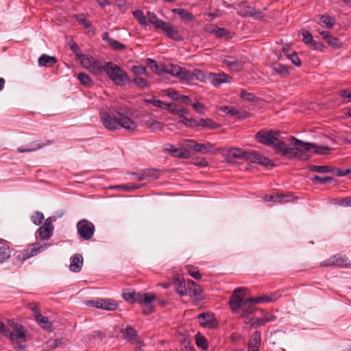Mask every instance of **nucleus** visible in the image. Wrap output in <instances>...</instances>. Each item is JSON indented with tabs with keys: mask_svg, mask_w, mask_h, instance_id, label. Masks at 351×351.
<instances>
[{
	"mask_svg": "<svg viewBox=\"0 0 351 351\" xmlns=\"http://www.w3.org/2000/svg\"><path fill=\"white\" fill-rule=\"evenodd\" d=\"M77 78L84 86L90 87L93 85V81L90 77L85 73H80L78 75Z\"/></svg>",
	"mask_w": 351,
	"mask_h": 351,
	"instance_id": "obj_42",
	"label": "nucleus"
},
{
	"mask_svg": "<svg viewBox=\"0 0 351 351\" xmlns=\"http://www.w3.org/2000/svg\"><path fill=\"white\" fill-rule=\"evenodd\" d=\"M134 17L138 21V22L143 25L147 24V21L144 13L141 10H135L133 12Z\"/></svg>",
	"mask_w": 351,
	"mask_h": 351,
	"instance_id": "obj_43",
	"label": "nucleus"
},
{
	"mask_svg": "<svg viewBox=\"0 0 351 351\" xmlns=\"http://www.w3.org/2000/svg\"><path fill=\"white\" fill-rule=\"evenodd\" d=\"M308 169L311 171L318 172V173H332L334 171L328 166L323 165L318 166L314 165H310L308 166Z\"/></svg>",
	"mask_w": 351,
	"mask_h": 351,
	"instance_id": "obj_38",
	"label": "nucleus"
},
{
	"mask_svg": "<svg viewBox=\"0 0 351 351\" xmlns=\"http://www.w3.org/2000/svg\"><path fill=\"white\" fill-rule=\"evenodd\" d=\"M190 77L189 79H186V82H189L193 80L194 78L200 81L204 82L206 80V75L200 69H194L192 72L190 71Z\"/></svg>",
	"mask_w": 351,
	"mask_h": 351,
	"instance_id": "obj_37",
	"label": "nucleus"
},
{
	"mask_svg": "<svg viewBox=\"0 0 351 351\" xmlns=\"http://www.w3.org/2000/svg\"><path fill=\"white\" fill-rule=\"evenodd\" d=\"M272 70L281 77H287L289 75L290 67L278 62H273L271 64Z\"/></svg>",
	"mask_w": 351,
	"mask_h": 351,
	"instance_id": "obj_22",
	"label": "nucleus"
},
{
	"mask_svg": "<svg viewBox=\"0 0 351 351\" xmlns=\"http://www.w3.org/2000/svg\"><path fill=\"white\" fill-rule=\"evenodd\" d=\"M291 200H292V196L290 194H287V195L276 194V202H278L280 204H285L288 202H290Z\"/></svg>",
	"mask_w": 351,
	"mask_h": 351,
	"instance_id": "obj_49",
	"label": "nucleus"
},
{
	"mask_svg": "<svg viewBox=\"0 0 351 351\" xmlns=\"http://www.w3.org/2000/svg\"><path fill=\"white\" fill-rule=\"evenodd\" d=\"M162 92L165 95L169 97L172 99L176 100V101L179 100V98H178L179 93L176 90H175L172 88H169L167 90H164Z\"/></svg>",
	"mask_w": 351,
	"mask_h": 351,
	"instance_id": "obj_58",
	"label": "nucleus"
},
{
	"mask_svg": "<svg viewBox=\"0 0 351 351\" xmlns=\"http://www.w3.org/2000/svg\"><path fill=\"white\" fill-rule=\"evenodd\" d=\"M215 36L217 38L228 40L234 36V33L226 28L217 27Z\"/></svg>",
	"mask_w": 351,
	"mask_h": 351,
	"instance_id": "obj_30",
	"label": "nucleus"
},
{
	"mask_svg": "<svg viewBox=\"0 0 351 351\" xmlns=\"http://www.w3.org/2000/svg\"><path fill=\"white\" fill-rule=\"evenodd\" d=\"M87 306H93L107 311H114L118 308V304L110 299H97L96 300H88L86 302Z\"/></svg>",
	"mask_w": 351,
	"mask_h": 351,
	"instance_id": "obj_9",
	"label": "nucleus"
},
{
	"mask_svg": "<svg viewBox=\"0 0 351 351\" xmlns=\"http://www.w3.org/2000/svg\"><path fill=\"white\" fill-rule=\"evenodd\" d=\"M145 175L146 178H151L153 179H158L160 176V173L158 170L154 169H148L145 170Z\"/></svg>",
	"mask_w": 351,
	"mask_h": 351,
	"instance_id": "obj_57",
	"label": "nucleus"
},
{
	"mask_svg": "<svg viewBox=\"0 0 351 351\" xmlns=\"http://www.w3.org/2000/svg\"><path fill=\"white\" fill-rule=\"evenodd\" d=\"M193 109L200 114L204 113L205 106L202 103L195 102L191 104Z\"/></svg>",
	"mask_w": 351,
	"mask_h": 351,
	"instance_id": "obj_61",
	"label": "nucleus"
},
{
	"mask_svg": "<svg viewBox=\"0 0 351 351\" xmlns=\"http://www.w3.org/2000/svg\"><path fill=\"white\" fill-rule=\"evenodd\" d=\"M280 134L278 130H261L256 133V138L261 143L274 147L276 152L280 153L282 156L289 159L296 158L297 152H298V145L287 147L286 143L279 138Z\"/></svg>",
	"mask_w": 351,
	"mask_h": 351,
	"instance_id": "obj_1",
	"label": "nucleus"
},
{
	"mask_svg": "<svg viewBox=\"0 0 351 351\" xmlns=\"http://www.w3.org/2000/svg\"><path fill=\"white\" fill-rule=\"evenodd\" d=\"M319 266L322 267H346L348 266V259L346 256L339 254H335L328 259L322 261Z\"/></svg>",
	"mask_w": 351,
	"mask_h": 351,
	"instance_id": "obj_8",
	"label": "nucleus"
},
{
	"mask_svg": "<svg viewBox=\"0 0 351 351\" xmlns=\"http://www.w3.org/2000/svg\"><path fill=\"white\" fill-rule=\"evenodd\" d=\"M10 257V250L8 241L0 239V263H2Z\"/></svg>",
	"mask_w": 351,
	"mask_h": 351,
	"instance_id": "obj_24",
	"label": "nucleus"
},
{
	"mask_svg": "<svg viewBox=\"0 0 351 351\" xmlns=\"http://www.w3.org/2000/svg\"><path fill=\"white\" fill-rule=\"evenodd\" d=\"M31 219L35 225L38 226L42 223L44 215L42 213L37 211L32 216Z\"/></svg>",
	"mask_w": 351,
	"mask_h": 351,
	"instance_id": "obj_50",
	"label": "nucleus"
},
{
	"mask_svg": "<svg viewBox=\"0 0 351 351\" xmlns=\"http://www.w3.org/2000/svg\"><path fill=\"white\" fill-rule=\"evenodd\" d=\"M267 296H268L269 302H274L282 297V291L280 290H278V291H275L273 292H270V293H267Z\"/></svg>",
	"mask_w": 351,
	"mask_h": 351,
	"instance_id": "obj_54",
	"label": "nucleus"
},
{
	"mask_svg": "<svg viewBox=\"0 0 351 351\" xmlns=\"http://www.w3.org/2000/svg\"><path fill=\"white\" fill-rule=\"evenodd\" d=\"M77 234L84 241H90L92 239L95 231V225L87 219H82L77 223L76 225Z\"/></svg>",
	"mask_w": 351,
	"mask_h": 351,
	"instance_id": "obj_5",
	"label": "nucleus"
},
{
	"mask_svg": "<svg viewBox=\"0 0 351 351\" xmlns=\"http://www.w3.org/2000/svg\"><path fill=\"white\" fill-rule=\"evenodd\" d=\"M173 13L178 14L180 18L186 22H191L195 19L193 14L183 8H175L172 10Z\"/></svg>",
	"mask_w": 351,
	"mask_h": 351,
	"instance_id": "obj_28",
	"label": "nucleus"
},
{
	"mask_svg": "<svg viewBox=\"0 0 351 351\" xmlns=\"http://www.w3.org/2000/svg\"><path fill=\"white\" fill-rule=\"evenodd\" d=\"M250 152H245L240 148H232L229 150L226 157L228 162H234V159H244L248 160V154Z\"/></svg>",
	"mask_w": 351,
	"mask_h": 351,
	"instance_id": "obj_14",
	"label": "nucleus"
},
{
	"mask_svg": "<svg viewBox=\"0 0 351 351\" xmlns=\"http://www.w3.org/2000/svg\"><path fill=\"white\" fill-rule=\"evenodd\" d=\"M302 36H303V42L305 44L310 45L311 43L313 41V36L309 32H308V31L304 32L302 33Z\"/></svg>",
	"mask_w": 351,
	"mask_h": 351,
	"instance_id": "obj_63",
	"label": "nucleus"
},
{
	"mask_svg": "<svg viewBox=\"0 0 351 351\" xmlns=\"http://www.w3.org/2000/svg\"><path fill=\"white\" fill-rule=\"evenodd\" d=\"M186 145L187 147L193 149L195 152L205 154L213 148V145L207 142L206 143H198L193 140H187Z\"/></svg>",
	"mask_w": 351,
	"mask_h": 351,
	"instance_id": "obj_12",
	"label": "nucleus"
},
{
	"mask_svg": "<svg viewBox=\"0 0 351 351\" xmlns=\"http://www.w3.org/2000/svg\"><path fill=\"white\" fill-rule=\"evenodd\" d=\"M197 318L200 325L204 328H213L217 326L216 319L213 313H202Z\"/></svg>",
	"mask_w": 351,
	"mask_h": 351,
	"instance_id": "obj_13",
	"label": "nucleus"
},
{
	"mask_svg": "<svg viewBox=\"0 0 351 351\" xmlns=\"http://www.w3.org/2000/svg\"><path fill=\"white\" fill-rule=\"evenodd\" d=\"M144 295L149 298V301L145 302L144 300H143V301L138 302V303L143 304V314L149 315L152 313L155 310V307L152 305V303L156 300V295L155 294L150 293H144Z\"/></svg>",
	"mask_w": 351,
	"mask_h": 351,
	"instance_id": "obj_19",
	"label": "nucleus"
},
{
	"mask_svg": "<svg viewBox=\"0 0 351 351\" xmlns=\"http://www.w3.org/2000/svg\"><path fill=\"white\" fill-rule=\"evenodd\" d=\"M197 126L208 128L210 129H217L219 128V125L210 119H200L197 121Z\"/></svg>",
	"mask_w": 351,
	"mask_h": 351,
	"instance_id": "obj_34",
	"label": "nucleus"
},
{
	"mask_svg": "<svg viewBox=\"0 0 351 351\" xmlns=\"http://www.w3.org/2000/svg\"><path fill=\"white\" fill-rule=\"evenodd\" d=\"M147 16L149 23L152 24L156 29H159L165 23V21L158 19L157 16L153 12H147Z\"/></svg>",
	"mask_w": 351,
	"mask_h": 351,
	"instance_id": "obj_35",
	"label": "nucleus"
},
{
	"mask_svg": "<svg viewBox=\"0 0 351 351\" xmlns=\"http://www.w3.org/2000/svg\"><path fill=\"white\" fill-rule=\"evenodd\" d=\"M254 305L253 298L245 300L240 307L241 315L244 316V314H246V315H252L255 311Z\"/></svg>",
	"mask_w": 351,
	"mask_h": 351,
	"instance_id": "obj_21",
	"label": "nucleus"
},
{
	"mask_svg": "<svg viewBox=\"0 0 351 351\" xmlns=\"http://www.w3.org/2000/svg\"><path fill=\"white\" fill-rule=\"evenodd\" d=\"M77 21L79 22L80 24L84 25L85 27H90V23L88 20L86 19V18L84 15H77L76 16Z\"/></svg>",
	"mask_w": 351,
	"mask_h": 351,
	"instance_id": "obj_62",
	"label": "nucleus"
},
{
	"mask_svg": "<svg viewBox=\"0 0 351 351\" xmlns=\"http://www.w3.org/2000/svg\"><path fill=\"white\" fill-rule=\"evenodd\" d=\"M187 127L194 128L197 127V120L192 118H187L186 117H183V118L179 121Z\"/></svg>",
	"mask_w": 351,
	"mask_h": 351,
	"instance_id": "obj_48",
	"label": "nucleus"
},
{
	"mask_svg": "<svg viewBox=\"0 0 351 351\" xmlns=\"http://www.w3.org/2000/svg\"><path fill=\"white\" fill-rule=\"evenodd\" d=\"M53 142L49 141V140H47L45 143H41L40 141H34L32 143H31L27 147L25 148V147H18L17 148V151L19 152V153H25V152H36L40 149H42L43 147H46L47 145H49L51 144H52Z\"/></svg>",
	"mask_w": 351,
	"mask_h": 351,
	"instance_id": "obj_17",
	"label": "nucleus"
},
{
	"mask_svg": "<svg viewBox=\"0 0 351 351\" xmlns=\"http://www.w3.org/2000/svg\"><path fill=\"white\" fill-rule=\"evenodd\" d=\"M35 320L38 325L45 330H51L53 324L49 320L47 317L43 316L42 314L37 315Z\"/></svg>",
	"mask_w": 351,
	"mask_h": 351,
	"instance_id": "obj_29",
	"label": "nucleus"
},
{
	"mask_svg": "<svg viewBox=\"0 0 351 351\" xmlns=\"http://www.w3.org/2000/svg\"><path fill=\"white\" fill-rule=\"evenodd\" d=\"M83 257L80 254H76L71 259L69 269L73 272H79L83 265Z\"/></svg>",
	"mask_w": 351,
	"mask_h": 351,
	"instance_id": "obj_26",
	"label": "nucleus"
},
{
	"mask_svg": "<svg viewBox=\"0 0 351 351\" xmlns=\"http://www.w3.org/2000/svg\"><path fill=\"white\" fill-rule=\"evenodd\" d=\"M49 245L47 243L40 244L38 243H32L29 245L28 247L19 253L16 256L17 260L20 263H23L27 259L36 256L40 252H44L47 249Z\"/></svg>",
	"mask_w": 351,
	"mask_h": 351,
	"instance_id": "obj_4",
	"label": "nucleus"
},
{
	"mask_svg": "<svg viewBox=\"0 0 351 351\" xmlns=\"http://www.w3.org/2000/svg\"><path fill=\"white\" fill-rule=\"evenodd\" d=\"M311 180L315 184L317 182H319V183L325 184V183H327V182H330L332 180V178L331 177H329V176L320 177V176H314L311 178Z\"/></svg>",
	"mask_w": 351,
	"mask_h": 351,
	"instance_id": "obj_55",
	"label": "nucleus"
},
{
	"mask_svg": "<svg viewBox=\"0 0 351 351\" xmlns=\"http://www.w3.org/2000/svg\"><path fill=\"white\" fill-rule=\"evenodd\" d=\"M288 58L295 66H300L301 65V62H300V58L295 51H292L291 55Z\"/></svg>",
	"mask_w": 351,
	"mask_h": 351,
	"instance_id": "obj_64",
	"label": "nucleus"
},
{
	"mask_svg": "<svg viewBox=\"0 0 351 351\" xmlns=\"http://www.w3.org/2000/svg\"><path fill=\"white\" fill-rule=\"evenodd\" d=\"M79 59H80L81 64L83 67L89 70L90 66L93 65V63L95 62V59L92 57H88L84 56V54L81 56Z\"/></svg>",
	"mask_w": 351,
	"mask_h": 351,
	"instance_id": "obj_41",
	"label": "nucleus"
},
{
	"mask_svg": "<svg viewBox=\"0 0 351 351\" xmlns=\"http://www.w3.org/2000/svg\"><path fill=\"white\" fill-rule=\"evenodd\" d=\"M167 72L173 76L178 77L181 81H186L190 75V71L178 65L170 64L167 67Z\"/></svg>",
	"mask_w": 351,
	"mask_h": 351,
	"instance_id": "obj_10",
	"label": "nucleus"
},
{
	"mask_svg": "<svg viewBox=\"0 0 351 351\" xmlns=\"http://www.w3.org/2000/svg\"><path fill=\"white\" fill-rule=\"evenodd\" d=\"M121 332L128 341H132L137 337V331L131 326L128 325L126 328H121Z\"/></svg>",
	"mask_w": 351,
	"mask_h": 351,
	"instance_id": "obj_32",
	"label": "nucleus"
},
{
	"mask_svg": "<svg viewBox=\"0 0 351 351\" xmlns=\"http://www.w3.org/2000/svg\"><path fill=\"white\" fill-rule=\"evenodd\" d=\"M145 103L152 104L153 106L156 107H158L162 109H165V106H166L167 103L163 102L159 99H145Z\"/></svg>",
	"mask_w": 351,
	"mask_h": 351,
	"instance_id": "obj_53",
	"label": "nucleus"
},
{
	"mask_svg": "<svg viewBox=\"0 0 351 351\" xmlns=\"http://www.w3.org/2000/svg\"><path fill=\"white\" fill-rule=\"evenodd\" d=\"M261 332L259 331H255L251 336L249 343L248 347L250 348L258 349L261 345Z\"/></svg>",
	"mask_w": 351,
	"mask_h": 351,
	"instance_id": "obj_31",
	"label": "nucleus"
},
{
	"mask_svg": "<svg viewBox=\"0 0 351 351\" xmlns=\"http://www.w3.org/2000/svg\"><path fill=\"white\" fill-rule=\"evenodd\" d=\"M186 270L191 276L193 277L196 280H199L202 278V275L199 273V271L196 267L191 265H187L186 266Z\"/></svg>",
	"mask_w": 351,
	"mask_h": 351,
	"instance_id": "obj_46",
	"label": "nucleus"
},
{
	"mask_svg": "<svg viewBox=\"0 0 351 351\" xmlns=\"http://www.w3.org/2000/svg\"><path fill=\"white\" fill-rule=\"evenodd\" d=\"M291 142L293 145L305 146V149L319 155H324L329 153L330 147L328 146L317 145L315 143L303 142L294 136L291 137Z\"/></svg>",
	"mask_w": 351,
	"mask_h": 351,
	"instance_id": "obj_6",
	"label": "nucleus"
},
{
	"mask_svg": "<svg viewBox=\"0 0 351 351\" xmlns=\"http://www.w3.org/2000/svg\"><path fill=\"white\" fill-rule=\"evenodd\" d=\"M134 82L141 88L149 86L146 80L139 76H137L134 79Z\"/></svg>",
	"mask_w": 351,
	"mask_h": 351,
	"instance_id": "obj_60",
	"label": "nucleus"
},
{
	"mask_svg": "<svg viewBox=\"0 0 351 351\" xmlns=\"http://www.w3.org/2000/svg\"><path fill=\"white\" fill-rule=\"evenodd\" d=\"M195 342L198 347L204 350L208 348V342L207 339L199 332L195 335Z\"/></svg>",
	"mask_w": 351,
	"mask_h": 351,
	"instance_id": "obj_39",
	"label": "nucleus"
},
{
	"mask_svg": "<svg viewBox=\"0 0 351 351\" xmlns=\"http://www.w3.org/2000/svg\"><path fill=\"white\" fill-rule=\"evenodd\" d=\"M239 97L241 99L248 101H258L259 99L253 93H249L244 89L241 90Z\"/></svg>",
	"mask_w": 351,
	"mask_h": 351,
	"instance_id": "obj_40",
	"label": "nucleus"
},
{
	"mask_svg": "<svg viewBox=\"0 0 351 351\" xmlns=\"http://www.w3.org/2000/svg\"><path fill=\"white\" fill-rule=\"evenodd\" d=\"M246 289L239 287L236 289L229 299V305L233 313H239L240 307L243 304L245 291Z\"/></svg>",
	"mask_w": 351,
	"mask_h": 351,
	"instance_id": "obj_7",
	"label": "nucleus"
},
{
	"mask_svg": "<svg viewBox=\"0 0 351 351\" xmlns=\"http://www.w3.org/2000/svg\"><path fill=\"white\" fill-rule=\"evenodd\" d=\"M319 21L322 23L325 24L329 28L332 27L335 25V19L328 15H321Z\"/></svg>",
	"mask_w": 351,
	"mask_h": 351,
	"instance_id": "obj_44",
	"label": "nucleus"
},
{
	"mask_svg": "<svg viewBox=\"0 0 351 351\" xmlns=\"http://www.w3.org/2000/svg\"><path fill=\"white\" fill-rule=\"evenodd\" d=\"M187 294L190 297H195L200 295L202 293V289L200 285H197L193 280H188L187 282Z\"/></svg>",
	"mask_w": 351,
	"mask_h": 351,
	"instance_id": "obj_27",
	"label": "nucleus"
},
{
	"mask_svg": "<svg viewBox=\"0 0 351 351\" xmlns=\"http://www.w3.org/2000/svg\"><path fill=\"white\" fill-rule=\"evenodd\" d=\"M99 115L103 126L109 131H115L121 128L129 132L137 130L136 123L123 113L117 112L114 114L110 109L107 111L104 108H100Z\"/></svg>",
	"mask_w": 351,
	"mask_h": 351,
	"instance_id": "obj_2",
	"label": "nucleus"
},
{
	"mask_svg": "<svg viewBox=\"0 0 351 351\" xmlns=\"http://www.w3.org/2000/svg\"><path fill=\"white\" fill-rule=\"evenodd\" d=\"M176 292L180 295H187V287L184 280H178L173 283Z\"/></svg>",
	"mask_w": 351,
	"mask_h": 351,
	"instance_id": "obj_36",
	"label": "nucleus"
},
{
	"mask_svg": "<svg viewBox=\"0 0 351 351\" xmlns=\"http://www.w3.org/2000/svg\"><path fill=\"white\" fill-rule=\"evenodd\" d=\"M58 60L54 56H51L47 54H43L38 60L40 66L51 67L56 64Z\"/></svg>",
	"mask_w": 351,
	"mask_h": 351,
	"instance_id": "obj_25",
	"label": "nucleus"
},
{
	"mask_svg": "<svg viewBox=\"0 0 351 351\" xmlns=\"http://www.w3.org/2000/svg\"><path fill=\"white\" fill-rule=\"evenodd\" d=\"M208 78L210 82L215 87L219 86L223 83H229L232 80L230 75L223 72L219 73H210Z\"/></svg>",
	"mask_w": 351,
	"mask_h": 351,
	"instance_id": "obj_11",
	"label": "nucleus"
},
{
	"mask_svg": "<svg viewBox=\"0 0 351 351\" xmlns=\"http://www.w3.org/2000/svg\"><path fill=\"white\" fill-rule=\"evenodd\" d=\"M247 112H241L240 110H237V108L234 107H231L230 110L229 114L232 116H237L239 118H247L248 116L247 115Z\"/></svg>",
	"mask_w": 351,
	"mask_h": 351,
	"instance_id": "obj_59",
	"label": "nucleus"
},
{
	"mask_svg": "<svg viewBox=\"0 0 351 351\" xmlns=\"http://www.w3.org/2000/svg\"><path fill=\"white\" fill-rule=\"evenodd\" d=\"M326 43L333 48H340L341 47L342 43L340 42L339 39L337 37H334L331 36L329 39L326 41Z\"/></svg>",
	"mask_w": 351,
	"mask_h": 351,
	"instance_id": "obj_51",
	"label": "nucleus"
},
{
	"mask_svg": "<svg viewBox=\"0 0 351 351\" xmlns=\"http://www.w3.org/2000/svg\"><path fill=\"white\" fill-rule=\"evenodd\" d=\"M53 230V227L51 221H49V219H47L44 225L38 229L40 237L43 240L49 239Z\"/></svg>",
	"mask_w": 351,
	"mask_h": 351,
	"instance_id": "obj_20",
	"label": "nucleus"
},
{
	"mask_svg": "<svg viewBox=\"0 0 351 351\" xmlns=\"http://www.w3.org/2000/svg\"><path fill=\"white\" fill-rule=\"evenodd\" d=\"M147 125L148 128L152 130H161L162 124L161 123L156 121V120H149L147 121Z\"/></svg>",
	"mask_w": 351,
	"mask_h": 351,
	"instance_id": "obj_56",
	"label": "nucleus"
},
{
	"mask_svg": "<svg viewBox=\"0 0 351 351\" xmlns=\"http://www.w3.org/2000/svg\"><path fill=\"white\" fill-rule=\"evenodd\" d=\"M123 298L125 301L132 304L144 300L145 302L149 301V298L144 295V293H135L134 291H128L123 293Z\"/></svg>",
	"mask_w": 351,
	"mask_h": 351,
	"instance_id": "obj_18",
	"label": "nucleus"
},
{
	"mask_svg": "<svg viewBox=\"0 0 351 351\" xmlns=\"http://www.w3.org/2000/svg\"><path fill=\"white\" fill-rule=\"evenodd\" d=\"M25 330L24 327L22 325H21L15 328L14 332L10 331V335H9L8 337L12 341H17L20 340L22 342H25Z\"/></svg>",
	"mask_w": 351,
	"mask_h": 351,
	"instance_id": "obj_23",
	"label": "nucleus"
},
{
	"mask_svg": "<svg viewBox=\"0 0 351 351\" xmlns=\"http://www.w3.org/2000/svg\"><path fill=\"white\" fill-rule=\"evenodd\" d=\"M248 161L252 162H256L265 167L274 166L273 162L271 160L255 152H250V154H248Z\"/></svg>",
	"mask_w": 351,
	"mask_h": 351,
	"instance_id": "obj_16",
	"label": "nucleus"
},
{
	"mask_svg": "<svg viewBox=\"0 0 351 351\" xmlns=\"http://www.w3.org/2000/svg\"><path fill=\"white\" fill-rule=\"evenodd\" d=\"M108 45L114 50H122L125 48L123 44L114 39L109 40Z\"/></svg>",
	"mask_w": 351,
	"mask_h": 351,
	"instance_id": "obj_52",
	"label": "nucleus"
},
{
	"mask_svg": "<svg viewBox=\"0 0 351 351\" xmlns=\"http://www.w3.org/2000/svg\"><path fill=\"white\" fill-rule=\"evenodd\" d=\"M106 62L102 64L101 61L95 60L93 65L89 69V71L94 75H99L100 73L106 71Z\"/></svg>",
	"mask_w": 351,
	"mask_h": 351,
	"instance_id": "obj_33",
	"label": "nucleus"
},
{
	"mask_svg": "<svg viewBox=\"0 0 351 351\" xmlns=\"http://www.w3.org/2000/svg\"><path fill=\"white\" fill-rule=\"evenodd\" d=\"M106 73L109 78L118 86H124L128 75L119 66L112 62H106Z\"/></svg>",
	"mask_w": 351,
	"mask_h": 351,
	"instance_id": "obj_3",
	"label": "nucleus"
},
{
	"mask_svg": "<svg viewBox=\"0 0 351 351\" xmlns=\"http://www.w3.org/2000/svg\"><path fill=\"white\" fill-rule=\"evenodd\" d=\"M171 156L180 158H187L189 156V152L185 149L176 148L173 149Z\"/></svg>",
	"mask_w": 351,
	"mask_h": 351,
	"instance_id": "obj_45",
	"label": "nucleus"
},
{
	"mask_svg": "<svg viewBox=\"0 0 351 351\" xmlns=\"http://www.w3.org/2000/svg\"><path fill=\"white\" fill-rule=\"evenodd\" d=\"M179 108L180 106L175 103H167L166 106H165V110H168L170 113L176 115L179 114Z\"/></svg>",
	"mask_w": 351,
	"mask_h": 351,
	"instance_id": "obj_47",
	"label": "nucleus"
},
{
	"mask_svg": "<svg viewBox=\"0 0 351 351\" xmlns=\"http://www.w3.org/2000/svg\"><path fill=\"white\" fill-rule=\"evenodd\" d=\"M159 29H161L164 34L172 40L176 41H180L182 40V37L178 30H176L169 23L165 22Z\"/></svg>",
	"mask_w": 351,
	"mask_h": 351,
	"instance_id": "obj_15",
	"label": "nucleus"
}]
</instances>
